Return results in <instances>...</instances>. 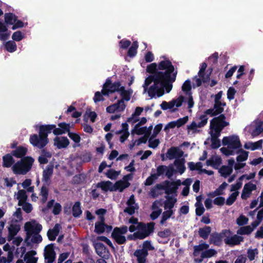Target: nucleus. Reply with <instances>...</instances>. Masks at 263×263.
I'll return each mask as SVG.
<instances>
[{
    "label": "nucleus",
    "mask_w": 263,
    "mask_h": 263,
    "mask_svg": "<svg viewBox=\"0 0 263 263\" xmlns=\"http://www.w3.org/2000/svg\"><path fill=\"white\" fill-rule=\"evenodd\" d=\"M218 172L222 177L227 178L232 173L233 168H230L227 165H222L219 168Z\"/></svg>",
    "instance_id": "58836bf2"
},
{
    "label": "nucleus",
    "mask_w": 263,
    "mask_h": 263,
    "mask_svg": "<svg viewBox=\"0 0 263 263\" xmlns=\"http://www.w3.org/2000/svg\"><path fill=\"white\" fill-rule=\"evenodd\" d=\"M181 184V181L180 179L172 182L165 180L162 184H157L155 187L158 190H164L166 194L170 195L176 193L179 186Z\"/></svg>",
    "instance_id": "39448f33"
},
{
    "label": "nucleus",
    "mask_w": 263,
    "mask_h": 263,
    "mask_svg": "<svg viewBox=\"0 0 263 263\" xmlns=\"http://www.w3.org/2000/svg\"><path fill=\"white\" fill-rule=\"evenodd\" d=\"M68 135L69 137L76 143H78L81 141V137L77 133L69 132Z\"/></svg>",
    "instance_id": "0e129e2a"
},
{
    "label": "nucleus",
    "mask_w": 263,
    "mask_h": 263,
    "mask_svg": "<svg viewBox=\"0 0 263 263\" xmlns=\"http://www.w3.org/2000/svg\"><path fill=\"white\" fill-rule=\"evenodd\" d=\"M222 143L224 146L227 145L228 148L232 149L239 148L242 146L238 136L236 135L224 137Z\"/></svg>",
    "instance_id": "1a4fd4ad"
},
{
    "label": "nucleus",
    "mask_w": 263,
    "mask_h": 263,
    "mask_svg": "<svg viewBox=\"0 0 263 263\" xmlns=\"http://www.w3.org/2000/svg\"><path fill=\"white\" fill-rule=\"evenodd\" d=\"M50 185V184L43 183L40 193V195L42 196L41 200L42 203H45L48 199Z\"/></svg>",
    "instance_id": "b1692460"
},
{
    "label": "nucleus",
    "mask_w": 263,
    "mask_h": 263,
    "mask_svg": "<svg viewBox=\"0 0 263 263\" xmlns=\"http://www.w3.org/2000/svg\"><path fill=\"white\" fill-rule=\"evenodd\" d=\"M183 152L178 147L173 146L167 149L166 153V157L169 160H172L174 158L180 159L183 155Z\"/></svg>",
    "instance_id": "4468645a"
},
{
    "label": "nucleus",
    "mask_w": 263,
    "mask_h": 263,
    "mask_svg": "<svg viewBox=\"0 0 263 263\" xmlns=\"http://www.w3.org/2000/svg\"><path fill=\"white\" fill-rule=\"evenodd\" d=\"M210 129L212 130L211 132V138L218 139L222 129L217 127H210Z\"/></svg>",
    "instance_id": "13d9d810"
},
{
    "label": "nucleus",
    "mask_w": 263,
    "mask_h": 263,
    "mask_svg": "<svg viewBox=\"0 0 263 263\" xmlns=\"http://www.w3.org/2000/svg\"><path fill=\"white\" fill-rule=\"evenodd\" d=\"M172 232L170 229H166L163 231H159L158 233V235L162 238H167L171 236Z\"/></svg>",
    "instance_id": "338daca9"
},
{
    "label": "nucleus",
    "mask_w": 263,
    "mask_h": 263,
    "mask_svg": "<svg viewBox=\"0 0 263 263\" xmlns=\"http://www.w3.org/2000/svg\"><path fill=\"white\" fill-rule=\"evenodd\" d=\"M240 153V155L236 157V160L238 162H243L247 160L248 158V152H247L241 148L238 149L237 154Z\"/></svg>",
    "instance_id": "a19ab883"
},
{
    "label": "nucleus",
    "mask_w": 263,
    "mask_h": 263,
    "mask_svg": "<svg viewBox=\"0 0 263 263\" xmlns=\"http://www.w3.org/2000/svg\"><path fill=\"white\" fill-rule=\"evenodd\" d=\"M256 189V185L251 182H248L244 185L241 197L242 199H247L251 195L252 191Z\"/></svg>",
    "instance_id": "a211bd4d"
},
{
    "label": "nucleus",
    "mask_w": 263,
    "mask_h": 263,
    "mask_svg": "<svg viewBox=\"0 0 263 263\" xmlns=\"http://www.w3.org/2000/svg\"><path fill=\"white\" fill-rule=\"evenodd\" d=\"M226 104L225 102L222 103L221 102L215 101L213 108L206 109L204 111V115H205L206 116L209 115L211 117L220 115L224 110L223 107L226 106Z\"/></svg>",
    "instance_id": "9b49d317"
},
{
    "label": "nucleus",
    "mask_w": 263,
    "mask_h": 263,
    "mask_svg": "<svg viewBox=\"0 0 263 263\" xmlns=\"http://www.w3.org/2000/svg\"><path fill=\"white\" fill-rule=\"evenodd\" d=\"M206 67H207V64H206V63L203 62L201 65L200 70L198 72L199 77L202 79V81L204 83L209 81L210 76L211 74V72L212 70V69H211L210 73L208 74L205 75L204 72H205V70L206 68Z\"/></svg>",
    "instance_id": "5701e85b"
},
{
    "label": "nucleus",
    "mask_w": 263,
    "mask_h": 263,
    "mask_svg": "<svg viewBox=\"0 0 263 263\" xmlns=\"http://www.w3.org/2000/svg\"><path fill=\"white\" fill-rule=\"evenodd\" d=\"M243 239L242 236L235 234L231 237L227 236L224 239V241L226 245L233 247L240 245L243 241Z\"/></svg>",
    "instance_id": "dca6fc26"
},
{
    "label": "nucleus",
    "mask_w": 263,
    "mask_h": 263,
    "mask_svg": "<svg viewBox=\"0 0 263 263\" xmlns=\"http://www.w3.org/2000/svg\"><path fill=\"white\" fill-rule=\"evenodd\" d=\"M227 186L228 184L226 182H223L216 190L213 192L210 193L208 196L211 197H214L216 196L223 195V190H224Z\"/></svg>",
    "instance_id": "72a5a7b5"
},
{
    "label": "nucleus",
    "mask_w": 263,
    "mask_h": 263,
    "mask_svg": "<svg viewBox=\"0 0 263 263\" xmlns=\"http://www.w3.org/2000/svg\"><path fill=\"white\" fill-rule=\"evenodd\" d=\"M24 38V35L22 32L20 31H17L14 32L12 35V39L16 42H19L21 41Z\"/></svg>",
    "instance_id": "69168bd1"
},
{
    "label": "nucleus",
    "mask_w": 263,
    "mask_h": 263,
    "mask_svg": "<svg viewBox=\"0 0 263 263\" xmlns=\"http://www.w3.org/2000/svg\"><path fill=\"white\" fill-rule=\"evenodd\" d=\"M253 231V228L251 226H247L240 227L237 231V234L239 235H249Z\"/></svg>",
    "instance_id": "79ce46f5"
},
{
    "label": "nucleus",
    "mask_w": 263,
    "mask_h": 263,
    "mask_svg": "<svg viewBox=\"0 0 263 263\" xmlns=\"http://www.w3.org/2000/svg\"><path fill=\"white\" fill-rule=\"evenodd\" d=\"M122 101H117L116 103L111 104L106 107V110L107 112L112 114L114 113L116 111L121 112L124 110L125 109H122V105L121 103Z\"/></svg>",
    "instance_id": "393cba45"
},
{
    "label": "nucleus",
    "mask_w": 263,
    "mask_h": 263,
    "mask_svg": "<svg viewBox=\"0 0 263 263\" xmlns=\"http://www.w3.org/2000/svg\"><path fill=\"white\" fill-rule=\"evenodd\" d=\"M162 88L160 87V84L153 85L150 86L148 90V96L152 98L155 96L156 92L161 91L160 93H161L162 92Z\"/></svg>",
    "instance_id": "e433bc0d"
},
{
    "label": "nucleus",
    "mask_w": 263,
    "mask_h": 263,
    "mask_svg": "<svg viewBox=\"0 0 263 263\" xmlns=\"http://www.w3.org/2000/svg\"><path fill=\"white\" fill-rule=\"evenodd\" d=\"M199 119L201 120V121L198 124L195 121H193L190 125H187V129L189 130H195L197 127L201 128L207 124L208 118L205 115H201L199 117Z\"/></svg>",
    "instance_id": "f3484780"
},
{
    "label": "nucleus",
    "mask_w": 263,
    "mask_h": 263,
    "mask_svg": "<svg viewBox=\"0 0 263 263\" xmlns=\"http://www.w3.org/2000/svg\"><path fill=\"white\" fill-rule=\"evenodd\" d=\"M72 216L75 218L79 217L82 214L81 209V202L76 201L72 208Z\"/></svg>",
    "instance_id": "7c9ffc66"
},
{
    "label": "nucleus",
    "mask_w": 263,
    "mask_h": 263,
    "mask_svg": "<svg viewBox=\"0 0 263 263\" xmlns=\"http://www.w3.org/2000/svg\"><path fill=\"white\" fill-rule=\"evenodd\" d=\"M211 232V227L209 226H205L203 228H200L199 229L198 233L200 237L204 239H206L208 238Z\"/></svg>",
    "instance_id": "4c0bfd02"
},
{
    "label": "nucleus",
    "mask_w": 263,
    "mask_h": 263,
    "mask_svg": "<svg viewBox=\"0 0 263 263\" xmlns=\"http://www.w3.org/2000/svg\"><path fill=\"white\" fill-rule=\"evenodd\" d=\"M105 223H95V232L98 234H101L105 232Z\"/></svg>",
    "instance_id": "5fc2aeb1"
},
{
    "label": "nucleus",
    "mask_w": 263,
    "mask_h": 263,
    "mask_svg": "<svg viewBox=\"0 0 263 263\" xmlns=\"http://www.w3.org/2000/svg\"><path fill=\"white\" fill-rule=\"evenodd\" d=\"M209 247V245L205 242L199 244V245L195 246L194 247V255L196 256L199 252L203 250H206Z\"/></svg>",
    "instance_id": "a18cd8bd"
},
{
    "label": "nucleus",
    "mask_w": 263,
    "mask_h": 263,
    "mask_svg": "<svg viewBox=\"0 0 263 263\" xmlns=\"http://www.w3.org/2000/svg\"><path fill=\"white\" fill-rule=\"evenodd\" d=\"M257 249H249L247 251L248 257L250 261H252L255 259V255L258 254Z\"/></svg>",
    "instance_id": "052dcab7"
},
{
    "label": "nucleus",
    "mask_w": 263,
    "mask_h": 263,
    "mask_svg": "<svg viewBox=\"0 0 263 263\" xmlns=\"http://www.w3.org/2000/svg\"><path fill=\"white\" fill-rule=\"evenodd\" d=\"M13 155L10 154H7L3 157V166L4 167H10L13 164H14L15 161L13 158Z\"/></svg>",
    "instance_id": "c85d7f7f"
},
{
    "label": "nucleus",
    "mask_w": 263,
    "mask_h": 263,
    "mask_svg": "<svg viewBox=\"0 0 263 263\" xmlns=\"http://www.w3.org/2000/svg\"><path fill=\"white\" fill-rule=\"evenodd\" d=\"M139 45L137 41H134L132 44V46L128 49L127 51V55L130 58L134 57L137 53V49Z\"/></svg>",
    "instance_id": "ea45409f"
},
{
    "label": "nucleus",
    "mask_w": 263,
    "mask_h": 263,
    "mask_svg": "<svg viewBox=\"0 0 263 263\" xmlns=\"http://www.w3.org/2000/svg\"><path fill=\"white\" fill-rule=\"evenodd\" d=\"M226 119L224 114H220L218 117L214 118L211 120L210 127H217L223 129L229 125V123L226 121Z\"/></svg>",
    "instance_id": "9d476101"
},
{
    "label": "nucleus",
    "mask_w": 263,
    "mask_h": 263,
    "mask_svg": "<svg viewBox=\"0 0 263 263\" xmlns=\"http://www.w3.org/2000/svg\"><path fill=\"white\" fill-rule=\"evenodd\" d=\"M131 45V42L129 40L123 39L119 42V46L120 48L126 49Z\"/></svg>",
    "instance_id": "e2e57ef3"
},
{
    "label": "nucleus",
    "mask_w": 263,
    "mask_h": 263,
    "mask_svg": "<svg viewBox=\"0 0 263 263\" xmlns=\"http://www.w3.org/2000/svg\"><path fill=\"white\" fill-rule=\"evenodd\" d=\"M53 172V165H48L43 172V178L42 181L43 183L51 184V177Z\"/></svg>",
    "instance_id": "2eb2a0df"
},
{
    "label": "nucleus",
    "mask_w": 263,
    "mask_h": 263,
    "mask_svg": "<svg viewBox=\"0 0 263 263\" xmlns=\"http://www.w3.org/2000/svg\"><path fill=\"white\" fill-rule=\"evenodd\" d=\"M148 255V253H146L140 249L136 250L134 253V255L137 257V263H145Z\"/></svg>",
    "instance_id": "a878e982"
},
{
    "label": "nucleus",
    "mask_w": 263,
    "mask_h": 263,
    "mask_svg": "<svg viewBox=\"0 0 263 263\" xmlns=\"http://www.w3.org/2000/svg\"><path fill=\"white\" fill-rule=\"evenodd\" d=\"M54 144L59 149H61L67 147L69 144V141L66 137H62L61 138L57 137L54 139Z\"/></svg>",
    "instance_id": "412c9836"
},
{
    "label": "nucleus",
    "mask_w": 263,
    "mask_h": 263,
    "mask_svg": "<svg viewBox=\"0 0 263 263\" xmlns=\"http://www.w3.org/2000/svg\"><path fill=\"white\" fill-rule=\"evenodd\" d=\"M39 135L32 134L30 136V143L34 146L40 149L43 148L49 143L48 135L52 130L53 134L55 136L61 135L64 134L62 129L57 128L55 124H45L38 126Z\"/></svg>",
    "instance_id": "f03ea898"
},
{
    "label": "nucleus",
    "mask_w": 263,
    "mask_h": 263,
    "mask_svg": "<svg viewBox=\"0 0 263 263\" xmlns=\"http://www.w3.org/2000/svg\"><path fill=\"white\" fill-rule=\"evenodd\" d=\"M154 249V247L152 246L151 241L146 240L143 242L142 248L140 250L146 253H148V251H153Z\"/></svg>",
    "instance_id": "de8ad7c7"
},
{
    "label": "nucleus",
    "mask_w": 263,
    "mask_h": 263,
    "mask_svg": "<svg viewBox=\"0 0 263 263\" xmlns=\"http://www.w3.org/2000/svg\"><path fill=\"white\" fill-rule=\"evenodd\" d=\"M146 72L151 75L161 73L160 78L163 79L165 81H172L175 82L177 75V70H175L172 62L169 60L160 61L158 64L153 63L148 65L146 67Z\"/></svg>",
    "instance_id": "f257e3e1"
},
{
    "label": "nucleus",
    "mask_w": 263,
    "mask_h": 263,
    "mask_svg": "<svg viewBox=\"0 0 263 263\" xmlns=\"http://www.w3.org/2000/svg\"><path fill=\"white\" fill-rule=\"evenodd\" d=\"M167 166L166 165H159L157 168V173L154 174L158 178V177L162 175L166 172Z\"/></svg>",
    "instance_id": "680f3d73"
},
{
    "label": "nucleus",
    "mask_w": 263,
    "mask_h": 263,
    "mask_svg": "<svg viewBox=\"0 0 263 263\" xmlns=\"http://www.w3.org/2000/svg\"><path fill=\"white\" fill-rule=\"evenodd\" d=\"M55 255L53 243L49 244L45 247L44 256L46 263H53L55 260Z\"/></svg>",
    "instance_id": "ddd939ff"
},
{
    "label": "nucleus",
    "mask_w": 263,
    "mask_h": 263,
    "mask_svg": "<svg viewBox=\"0 0 263 263\" xmlns=\"http://www.w3.org/2000/svg\"><path fill=\"white\" fill-rule=\"evenodd\" d=\"M20 226L17 224H11L8 228V232L11 234L16 235L20 230Z\"/></svg>",
    "instance_id": "4d7b16f0"
},
{
    "label": "nucleus",
    "mask_w": 263,
    "mask_h": 263,
    "mask_svg": "<svg viewBox=\"0 0 263 263\" xmlns=\"http://www.w3.org/2000/svg\"><path fill=\"white\" fill-rule=\"evenodd\" d=\"M61 226L59 223H56L54 227L49 229L47 232V236L49 240L54 241L59 235Z\"/></svg>",
    "instance_id": "aec40b11"
},
{
    "label": "nucleus",
    "mask_w": 263,
    "mask_h": 263,
    "mask_svg": "<svg viewBox=\"0 0 263 263\" xmlns=\"http://www.w3.org/2000/svg\"><path fill=\"white\" fill-rule=\"evenodd\" d=\"M231 232L230 230H223L220 233H213L211 235L210 242L215 246H219L220 245L222 238L227 234L230 235Z\"/></svg>",
    "instance_id": "f8f14e48"
},
{
    "label": "nucleus",
    "mask_w": 263,
    "mask_h": 263,
    "mask_svg": "<svg viewBox=\"0 0 263 263\" xmlns=\"http://www.w3.org/2000/svg\"><path fill=\"white\" fill-rule=\"evenodd\" d=\"M263 132V122L262 121L259 122L256 125L255 128L253 130L252 135L253 137L259 135Z\"/></svg>",
    "instance_id": "3c124183"
},
{
    "label": "nucleus",
    "mask_w": 263,
    "mask_h": 263,
    "mask_svg": "<svg viewBox=\"0 0 263 263\" xmlns=\"http://www.w3.org/2000/svg\"><path fill=\"white\" fill-rule=\"evenodd\" d=\"M133 93V91L132 90H128L126 91H124V92L122 93H120V95L122 97L121 100H119L118 101H122V102L121 103V105H122V109H125L126 105L125 104L124 101H128L130 99V96Z\"/></svg>",
    "instance_id": "2f4dec72"
},
{
    "label": "nucleus",
    "mask_w": 263,
    "mask_h": 263,
    "mask_svg": "<svg viewBox=\"0 0 263 263\" xmlns=\"http://www.w3.org/2000/svg\"><path fill=\"white\" fill-rule=\"evenodd\" d=\"M34 159L30 156H26L16 162L12 169L15 175H25L31 168Z\"/></svg>",
    "instance_id": "20e7f679"
},
{
    "label": "nucleus",
    "mask_w": 263,
    "mask_h": 263,
    "mask_svg": "<svg viewBox=\"0 0 263 263\" xmlns=\"http://www.w3.org/2000/svg\"><path fill=\"white\" fill-rule=\"evenodd\" d=\"M147 127L144 126L142 127H140V126H137V124L135 126L134 128L132 131V134H136L138 135H141L142 134H145L146 132Z\"/></svg>",
    "instance_id": "8fccbe9b"
},
{
    "label": "nucleus",
    "mask_w": 263,
    "mask_h": 263,
    "mask_svg": "<svg viewBox=\"0 0 263 263\" xmlns=\"http://www.w3.org/2000/svg\"><path fill=\"white\" fill-rule=\"evenodd\" d=\"M17 16L13 13H6L4 15L5 23L7 25H13L17 21Z\"/></svg>",
    "instance_id": "473e14b6"
},
{
    "label": "nucleus",
    "mask_w": 263,
    "mask_h": 263,
    "mask_svg": "<svg viewBox=\"0 0 263 263\" xmlns=\"http://www.w3.org/2000/svg\"><path fill=\"white\" fill-rule=\"evenodd\" d=\"M128 228L126 226L115 227L111 233V236L118 245H123L126 242V238L123 235L126 234Z\"/></svg>",
    "instance_id": "0eeeda50"
},
{
    "label": "nucleus",
    "mask_w": 263,
    "mask_h": 263,
    "mask_svg": "<svg viewBox=\"0 0 263 263\" xmlns=\"http://www.w3.org/2000/svg\"><path fill=\"white\" fill-rule=\"evenodd\" d=\"M129 183L128 182H124L122 180H119L113 184L112 192L119 191L120 192H122L124 190L128 187Z\"/></svg>",
    "instance_id": "cd10ccee"
},
{
    "label": "nucleus",
    "mask_w": 263,
    "mask_h": 263,
    "mask_svg": "<svg viewBox=\"0 0 263 263\" xmlns=\"http://www.w3.org/2000/svg\"><path fill=\"white\" fill-rule=\"evenodd\" d=\"M248 218L243 215H240L236 220V223L239 226H242L248 223Z\"/></svg>",
    "instance_id": "774afa93"
},
{
    "label": "nucleus",
    "mask_w": 263,
    "mask_h": 263,
    "mask_svg": "<svg viewBox=\"0 0 263 263\" xmlns=\"http://www.w3.org/2000/svg\"><path fill=\"white\" fill-rule=\"evenodd\" d=\"M97 254L100 257H103L104 254L107 251L106 246L101 242H98L95 246Z\"/></svg>",
    "instance_id": "f704fd0d"
},
{
    "label": "nucleus",
    "mask_w": 263,
    "mask_h": 263,
    "mask_svg": "<svg viewBox=\"0 0 263 263\" xmlns=\"http://www.w3.org/2000/svg\"><path fill=\"white\" fill-rule=\"evenodd\" d=\"M119 175V172L113 169L108 170L106 173L107 177L111 180L116 179Z\"/></svg>",
    "instance_id": "6e6d98bb"
},
{
    "label": "nucleus",
    "mask_w": 263,
    "mask_h": 263,
    "mask_svg": "<svg viewBox=\"0 0 263 263\" xmlns=\"http://www.w3.org/2000/svg\"><path fill=\"white\" fill-rule=\"evenodd\" d=\"M192 89L191 81L189 79L186 80L182 86V90L186 93V94L190 95Z\"/></svg>",
    "instance_id": "864d4df0"
},
{
    "label": "nucleus",
    "mask_w": 263,
    "mask_h": 263,
    "mask_svg": "<svg viewBox=\"0 0 263 263\" xmlns=\"http://www.w3.org/2000/svg\"><path fill=\"white\" fill-rule=\"evenodd\" d=\"M196 209V215L198 216H201L205 211V209L201 203L196 202L195 203Z\"/></svg>",
    "instance_id": "bf43d9fd"
},
{
    "label": "nucleus",
    "mask_w": 263,
    "mask_h": 263,
    "mask_svg": "<svg viewBox=\"0 0 263 263\" xmlns=\"http://www.w3.org/2000/svg\"><path fill=\"white\" fill-rule=\"evenodd\" d=\"M31 231L33 234H39L42 231V226L39 223H31V222H27L25 223L24 226V229H26Z\"/></svg>",
    "instance_id": "6ab92c4d"
},
{
    "label": "nucleus",
    "mask_w": 263,
    "mask_h": 263,
    "mask_svg": "<svg viewBox=\"0 0 263 263\" xmlns=\"http://www.w3.org/2000/svg\"><path fill=\"white\" fill-rule=\"evenodd\" d=\"M16 198L18 200V205L21 206L27 200L28 196L26 192L24 190H19L17 192Z\"/></svg>",
    "instance_id": "c9c22d12"
},
{
    "label": "nucleus",
    "mask_w": 263,
    "mask_h": 263,
    "mask_svg": "<svg viewBox=\"0 0 263 263\" xmlns=\"http://www.w3.org/2000/svg\"><path fill=\"white\" fill-rule=\"evenodd\" d=\"M120 82L117 81L112 83L110 78H108L103 85L102 93L105 96H108L109 93L116 91L119 92V87L121 86Z\"/></svg>",
    "instance_id": "6e6552de"
},
{
    "label": "nucleus",
    "mask_w": 263,
    "mask_h": 263,
    "mask_svg": "<svg viewBox=\"0 0 263 263\" xmlns=\"http://www.w3.org/2000/svg\"><path fill=\"white\" fill-rule=\"evenodd\" d=\"M239 192L238 191L232 193L229 197L227 199L226 204L228 205H231L235 201L237 196L238 195Z\"/></svg>",
    "instance_id": "603ef678"
},
{
    "label": "nucleus",
    "mask_w": 263,
    "mask_h": 263,
    "mask_svg": "<svg viewBox=\"0 0 263 263\" xmlns=\"http://www.w3.org/2000/svg\"><path fill=\"white\" fill-rule=\"evenodd\" d=\"M112 186L113 183L110 181H102L96 185L97 187L101 188L104 192H112Z\"/></svg>",
    "instance_id": "bb28decb"
},
{
    "label": "nucleus",
    "mask_w": 263,
    "mask_h": 263,
    "mask_svg": "<svg viewBox=\"0 0 263 263\" xmlns=\"http://www.w3.org/2000/svg\"><path fill=\"white\" fill-rule=\"evenodd\" d=\"M28 149L27 147L23 146H18L16 149L11 151V154L17 158H21L25 157L27 154Z\"/></svg>",
    "instance_id": "4be33fe9"
},
{
    "label": "nucleus",
    "mask_w": 263,
    "mask_h": 263,
    "mask_svg": "<svg viewBox=\"0 0 263 263\" xmlns=\"http://www.w3.org/2000/svg\"><path fill=\"white\" fill-rule=\"evenodd\" d=\"M155 223L154 222L145 223L143 222H140L139 225L137 226V231L139 239H144L149 236L154 232Z\"/></svg>",
    "instance_id": "423d86ee"
},
{
    "label": "nucleus",
    "mask_w": 263,
    "mask_h": 263,
    "mask_svg": "<svg viewBox=\"0 0 263 263\" xmlns=\"http://www.w3.org/2000/svg\"><path fill=\"white\" fill-rule=\"evenodd\" d=\"M5 48L7 51L9 52H13L16 50V44L13 41H9L7 42L5 45Z\"/></svg>",
    "instance_id": "09e8293b"
},
{
    "label": "nucleus",
    "mask_w": 263,
    "mask_h": 263,
    "mask_svg": "<svg viewBox=\"0 0 263 263\" xmlns=\"http://www.w3.org/2000/svg\"><path fill=\"white\" fill-rule=\"evenodd\" d=\"M217 253L216 251L214 249H209L203 252L201 254V258L199 259V262H201L203 258H210L214 256Z\"/></svg>",
    "instance_id": "37998d69"
},
{
    "label": "nucleus",
    "mask_w": 263,
    "mask_h": 263,
    "mask_svg": "<svg viewBox=\"0 0 263 263\" xmlns=\"http://www.w3.org/2000/svg\"><path fill=\"white\" fill-rule=\"evenodd\" d=\"M174 214L173 210H166L163 212L160 223L161 225L164 224L166 221L169 219Z\"/></svg>",
    "instance_id": "c03bdc74"
},
{
    "label": "nucleus",
    "mask_w": 263,
    "mask_h": 263,
    "mask_svg": "<svg viewBox=\"0 0 263 263\" xmlns=\"http://www.w3.org/2000/svg\"><path fill=\"white\" fill-rule=\"evenodd\" d=\"M161 73H158L155 75H149L147 77L143 85L144 91H146L148 89V86L152 83L154 82L153 85L160 84V87L162 88V92L161 93H158V97L162 96L164 93V89H165L167 93H169L173 88V83L174 82L172 81H165L163 79L160 78Z\"/></svg>",
    "instance_id": "7ed1b4c3"
},
{
    "label": "nucleus",
    "mask_w": 263,
    "mask_h": 263,
    "mask_svg": "<svg viewBox=\"0 0 263 263\" xmlns=\"http://www.w3.org/2000/svg\"><path fill=\"white\" fill-rule=\"evenodd\" d=\"M177 200L175 198L170 197L169 199L166 200L164 202V208L165 210L168 209V210H173L175 202Z\"/></svg>",
    "instance_id": "49530a36"
},
{
    "label": "nucleus",
    "mask_w": 263,
    "mask_h": 263,
    "mask_svg": "<svg viewBox=\"0 0 263 263\" xmlns=\"http://www.w3.org/2000/svg\"><path fill=\"white\" fill-rule=\"evenodd\" d=\"M185 162L184 158L176 159L174 162V165L176 166L178 172L181 175L184 173L186 170L184 165Z\"/></svg>",
    "instance_id": "c756f323"
}]
</instances>
